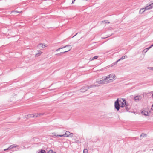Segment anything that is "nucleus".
I'll return each instance as SVG.
<instances>
[{
    "instance_id": "nucleus-1",
    "label": "nucleus",
    "mask_w": 153,
    "mask_h": 153,
    "mask_svg": "<svg viewBox=\"0 0 153 153\" xmlns=\"http://www.w3.org/2000/svg\"><path fill=\"white\" fill-rule=\"evenodd\" d=\"M96 86L95 85H93L88 86L87 85H85L82 87L80 89L81 92H84L87 90L88 89L92 88L95 87Z\"/></svg>"
},
{
    "instance_id": "nucleus-2",
    "label": "nucleus",
    "mask_w": 153,
    "mask_h": 153,
    "mask_svg": "<svg viewBox=\"0 0 153 153\" xmlns=\"http://www.w3.org/2000/svg\"><path fill=\"white\" fill-rule=\"evenodd\" d=\"M107 79L105 78L102 77L101 79H98L96 82L99 84H105L110 82H108L106 81Z\"/></svg>"
},
{
    "instance_id": "nucleus-3",
    "label": "nucleus",
    "mask_w": 153,
    "mask_h": 153,
    "mask_svg": "<svg viewBox=\"0 0 153 153\" xmlns=\"http://www.w3.org/2000/svg\"><path fill=\"white\" fill-rule=\"evenodd\" d=\"M120 100L118 98H117L114 102L115 108L118 111L119 110L120 105L119 104Z\"/></svg>"
},
{
    "instance_id": "nucleus-4",
    "label": "nucleus",
    "mask_w": 153,
    "mask_h": 153,
    "mask_svg": "<svg viewBox=\"0 0 153 153\" xmlns=\"http://www.w3.org/2000/svg\"><path fill=\"white\" fill-rule=\"evenodd\" d=\"M115 77V76L114 74H111L106 76L105 77V79H107L109 78H111V79L108 80V82H111L112 81L113 79Z\"/></svg>"
},
{
    "instance_id": "nucleus-5",
    "label": "nucleus",
    "mask_w": 153,
    "mask_h": 153,
    "mask_svg": "<svg viewBox=\"0 0 153 153\" xmlns=\"http://www.w3.org/2000/svg\"><path fill=\"white\" fill-rule=\"evenodd\" d=\"M121 99L122 101V102L121 100L120 101L121 102L120 107L123 108L125 107V106L127 103L126 102V100L125 99L122 98Z\"/></svg>"
},
{
    "instance_id": "nucleus-6",
    "label": "nucleus",
    "mask_w": 153,
    "mask_h": 153,
    "mask_svg": "<svg viewBox=\"0 0 153 153\" xmlns=\"http://www.w3.org/2000/svg\"><path fill=\"white\" fill-rule=\"evenodd\" d=\"M69 47H70V48L68 50H67L66 51H64V52L59 53L57 54H56V55H57L58 56H61L62 55V54H64V53H65L68 52V51H70L72 48V47L71 46H69Z\"/></svg>"
},
{
    "instance_id": "nucleus-7",
    "label": "nucleus",
    "mask_w": 153,
    "mask_h": 153,
    "mask_svg": "<svg viewBox=\"0 0 153 153\" xmlns=\"http://www.w3.org/2000/svg\"><path fill=\"white\" fill-rule=\"evenodd\" d=\"M38 117V114H29L27 115V118L36 117Z\"/></svg>"
},
{
    "instance_id": "nucleus-8",
    "label": "nucleus",
    "mask_w": 153,
    "mask_h": 153,
    "mask_svg": "<svg viewBox=\"0 0 153 153\" xmlns=\"http://www.w3.org/2000/svg\"><path fill=\"white\" fill-rule=\"evenodd\" d=\"M65 137H72L73 135V134L71 133L68 131H66L65 134Z\"/></svg>"
},
{
    "instance_id": "nucleus-9",
    "label": "nucleus",
    "mask_w": 153,
    "mask_h": 153,
    "mask_svg": "<svg viewBox=\"0 0 153 153\" xmlns=\"http://www.w3.org/2000/svg\"><path fill=\"white\" fill-rule=\"evenodd\" d=\"M153 7V3L147 6L145 8V10H148L151 9Z\"/></svg>"
},
{
    "instance_id": "nucleus-10",
    "label": "nucleus",
    "mask_w": 153,
    "mask_h": 153,
    "mask_svg": "<svg viewBox=\"0 0 153 153\" xmlns=\"http://www.w3.org/2000/svg\"><path fill=\"white\" fill-rule=\"evenodd\" d=\"M141 97L140 95L139 96H136L134 97V100L136 102H138L141 100Z\"/></svg>"
},
{
    "instance_id": "nucleus-11",
    "label": "nucleus",
    "mask_w": 153,
    "mask_h": 153,
    "mask_svg": "<svg viewBox=\"0 0 153 153\" xmlns=\"http://www.w3.org/2000/svg\"><path fill=\"white\" fill-rule=\"evenodd\" d=\"M141 113L142 114L146 116H148L149 114L148 112L145 111H141Z\"/></svg>"
},
{
    "instance_id": "nucleus-12",
    "label": "nucleus",
    "mask_w": 153,
    "mask_h": 153,
    "mask_svg": "<svg viewBox=\"0 0 153 153\" xmlns=\"http://www.w3.org/2000/svg\"><path fill=\"white\" fill-rule=\"evenodd\" d=\"M125 107L127 111H128L130 108V107L129 105V104L128 103H127V104L125 106Z\"/></svg>"
},
{
    "instance_id": "nucleus-13",
    "label": "nucleus",
    "mask_w": 153,
    "mask_h": 153,
    "mask_svg": "<svg viewBox=\"0 0 153 153\" xmlns=\"http://www.w3.org/2000/svg\"><path fill=\"white\" fill-rule=\"evenodd\" d=\"M69 46H71V45H65V46L63 47H60V48H59L57 50H56V51H58L59 50H60L61 49H62V48H66L67 47H69Z\"/></svg>"
},
{
    "instance_id": "nucleus-14",
    "label": "nucleus",
    "mask_w": 153,
    "mask_h": 153,
    "mask_svg": "<svg viewBox=\"0 0 153 153\" xmlns=\"http://www.w3.org/2000/svg\"><path fill=\"white\" fill-rule=\"evenodd\" d=\"M46 153H56V152L55 151H54L52 150H49Z\"/></svg>"
},
{
    "instance_id": "nucleus-15",
    "label": "nucleus",
    "mask_w": 153,
    "mask_h": 153,
    "mask_svg": "<svg viewBox=\"0 0 153 153\" xmlns=\"http://www.w3.org/2000/svg\"><path fill=\"white\" fill-rule=\"evenodd\" d=\"M127 58V56H126V55L123 56L121 57V58H120V59H119L120 60V61L121 60H123L125 58Z\"/></svg>"
},
{
    "instance_id": "nucleus-16",
    "label": "nucleus",
    "mask_w": 153,
    "mask_h": 153,
    "mask_svg": "<svg viewBox=\"0 0 153 153\" xmlns=\"http://www.w3.org/2000/svg\"><path fill=\"white\" fill-rule=\"evenodd\" d=\"M38 153H46V151L45 150L43 149H41L39 151Z\"/></svg>"
},
{
    "instance_id": "nucleus-17",
    "label": "nucleus",
    "mask_w": 153,
    "mask_h": 153,
    "mask_svg": "<svg viewBox=\"0 0 153 153\" xmlns=\"http://www.w3.org/2000/svg\"><path fill=\"white\" fill-rule=\"evenodd\" d=\"M144 10V8H142L141 9L140 11V12L141 13H143V12L145 11L146 10H145V9L143 10Z\"/></svg>"
},
{
    "instance_id": "nucleus-18",
    "label": "nucleus",
    "mask_w": 153,
    "mask_h": 153,
    "mask_svg": "<svg viewBox=\"0 0 153 153\" xmlns=\"http://www.w3.org/2000/svg\"><path fill=\"white\" fill-rule=\"evenodd\" d=\"M120 61V60L118 59V60L117 61H116V62H115L114 63H113V64L112 65H111V67H112V66H113L114 65H115L116 64H117V63L119 61Z\"/></svg>"
},
{
    "instance_id": "nucleus-19",
    "label": "nucleus",
    "mask_w": 153,
    "mask_h": 153,
    "mask_svg": "<svg viewBox=\"0 0 153 153\" xmlns=\"http://www.w3.org/2000/svg\"><path fill=\"white\" fill-rule=\"evenodd\" d=\"M88 151L87 149H84L83 151V153H88Z\"/></svg>"
},
{
    "instance_id": "nucleus-20",
    "label": "nucleus",
    "mask_w": 153,
    "mask_h": 153,
    "mask_svg": "<svg viewBox=\"0 0 153 153\" xmlns=\"http://www.w3.org/2000/svg\"><path fill=\"white\" fill-rule=\"evenodd\" d=\"M98 58V56H94V57L92 58H91V59H92V60H93L94 59H96Z\"/></svg>"
},
{
    "instance_id": "nucleus-21",
    "label": "nucleus",
    "mask_w": 153,
    "mask_h": 153,
    "mask_svg": "<svg viewBox=\"0 0 153 153\" xmlns=\"http://www.w3.org/2000/svg\"><path fill=\"white\" fill-rule=\"evenodd\" d=\"M42 45V48H44L45 47H46V46H45V45H43L42 44H40L39 45Z\"/></svg>"
},
{
    "instance_id": "nucleus-22",
    "label": "nucleus",
    "mask_w": 153,
    "mask_h": 153,
    "mask_svg": "<svg viewBox=\"0 0 153 153\" xmlns=\"http://www.w3.org/2000/svg\"><path fill=\"white\" fill-rule=\"evenodd\" d=\"M57 136L60 137H65V134H63V135H57Z\"/></svg>"
},
{
    "instance_id": "nucleus-23",
    "label": "nucleus",
    "mask_w": 153,
    "mask_h": 153,
    "mask_svg": "<svg viewBox=\"0 0 153 153\" xmlns=\"http://www.w3.org/2000/svg\"><path fill=\"white\" fill-rule=\"evenodd\" d=\"M38 114V116H40L42 115H43L44 114V113H39V114Z\"/></svg>"
},
{
    "instance_id": "nucleus-24",
    "label": "nucleus",
    "mask_w": 153,
    "mask_h": 153,
    "mask_svg": "<svg viewBox=\"0 0 153 153\" xmlns=\"http://www.w3.org/2000/svg\"><path fill=\"white\" fill-rule=\"evenodd\" d=\"M12 145H11L8 148V149H11L12 148H13V147H12Z\"/></svg>"
},
{
    "instance_id": "nucleus-25",
    "label": "nucleus",
    "mask_w": 153,
    "mask_h": 153,
    "mask_svg": "<svg viewBox=\"0 0 153 153\" xmlns=\"http://www.w3.org/2000/svg\"><path fill=\"white\" fill-rule=\"evenodd\" d=\"M145 136H146V134H144L142 133V134H141L140 137H144V136H145Z\"/></svg>"
},
{
    "instance_id": "nucleus-26",
    "label": "nucleus",
    "mask_w": 153,
    "mask_h": 153,
    "mask_svg": "<svg viewBox=\"0 0 153 153\" xmlns=\"http://www.w3.org/2000/svg\"><path fill=\"white\" fill-rule=\"evenodd\" d=\"M40 55L38 53H36V54L35 56L36 57H38Z\"/></svg>"
},
{
    "instance_id": "nucleus-27",
    "label": "nucleus",
    "mask_w": 153,
    "mask_h": 153,
    "mask_svg": "<svg viewBox=\"0 0 153 153\" xmlns=\"http://www.w3.org/2000/svg\"><path fill=\"white\" fill-rule=\"evenodd\" d=\"M147 51L146 50V49H144L143 50V52L144 53H146L147 52Z\"/></svg>"
},
{
    "instance_id": "nucleus-28",
    "label": "nucleus",
    "mask_w": 153,
    "mask_h": 153,
    "mask_svg": "<svg viewBox=\"0 0 153 153\" xmlns=\"http://www.w3.org/2000/svg\"><path fill=\"white\" fill-rule=\"evenodd\" d=\"M38 53L39 54L41 55V54L42 53V52H41V51H38Z\"/></svg>"
},
{
    "instance_id": "nucleus-29",
    "label": "nucleus",
    "mask_w": 153,
    "mask_h": 153,
    "mask_svg": "<svg viewBox=\"0 0 153 153\" xmlns=\"http://www.w3.org/2000/svg\"><path fill=\"white\" fill-rule=\"evenodd\" d=\"M149 68L150 69L153 71V67H149Z\"/></svg>"
},
{
    "instance_id": "nucleus-30",
    "label": "nucleus",
    "mask_w": 153,
    "mask_h": 153,
    "mask_svg": "<svg viewBox=\"0 0 153 153\" xmlns=\"http://www.w3.org/2000/svg\"><path fill=\"white\" fill-rule=\"evenodd\" d=\"M12 145L13 146L12 147H13V148H16V146H15V145Z\"/></svg>"
},
{
    "instance_id": "nucleus-31",
    "label": "nucleus",
    "mask_w": 153,
    "mask_h": 153,
    "mask_svg": "<svg viewBox=\"0 0 153 153\" xmlns=\"http://www.w3.org/2000/svg\"><path fill=\"white\" fill-rule=\"evenodd\" d=\"M146 50H147V51H148L149 49H150L149 47L147 48H146Z\"/></svg>"
},
{
    "instance_id": "nucleus-32",
    "label": "nucleus",
    "mask_w": 153,
    "mask_h": 153,
    "mask_svg": "<svg viewBox=\"0 0 153 153\" xmlns=\"http://www.w3.org/2000/svg\"><path fill=\"white\" fill-rule=\"evenodd\" d=\"M9 149H8V148L7 149H5L4 150V151H5L6 150H7Z\"/></svg>"
},
{
    "instance_id": "nucleus-33",
    "label": "nucleus",
    "mask_w": 153,
    "mask_h": 153,
    "mask_svg": "<svg viewBox=\"0 0 153 153\" xmlns=\"http://www.w3.org/2000/svg\"><path fill=\"white\" fill-rule=\"evenodd\" d=\"M76 0H73V1H72V4L74 3V1H75Z\"/></svg>"
},
{
    "instance_id": "nucleus-34",
    "label": "nucleus",
    "mask_w": 153,
    "mask_h": 153,
    "mask_svg": "<svg viewBox=\"0 0 153 153\" xmlns=\"http://www.w3.org/2000/svg\"><path fill=\"white\" fill-rule=\"evenodd\" d=\"M150 46L152 48L153 46V44L152 45Z\"/></svg>"
},
{
    "instance_id": "nucleus-35",
    "label": "nucleus",
    "mask_w": 153,
    "mask_h": 153,
    "mask_svg": "<svg viewBox=\"0 0 153 153\" xmlns=\"http://www.w3.org/2000/svg\"><path fill=\"white\" fill-rule=\"evenodd\" d=\"M68 47V48H67V49H68V50H68L69 49V48H70V47Z\"/></svg>"
},
{
    "instance_id": "nucleus-36",
    "label": "nucleus",
    "mask_w": 153,
    "mask_h": 153,
    "mask_svg": "<svg viewBox=\"0 0 153 153\" xmlns=\"http://www.w3.org/2000/svg\"><path fill=\"white\" fill-rule=\"evenodd\" d=\"M77 34V33L76 34H75L74 36H76Z\"/></svg>"
},
{
    "instance_id": "nucleus-37",
    "label": "nucleus",
    "mask_w": 153,
    "mask_h": 153,
    "mask_svg": "<svg viewBox=\"0 0 153 153\" xmlns=\"http://www.w3.org/2000/svg\"><path fill=\"white\" fill-rule=\"evenodd\" d=\"M149 49H150V48H151V47L150 46L149 47Z\"/></svg>"
},
{
    "instance_id": "nucleus-38",
    "label": "nucleus",
    "mask_w": 153,
    "mask_h": 153,
    "mask_svg": "<svg viewBox=\"0 0 153 153\" xmlns=\"http://www.w3.org/2000/svg\"><path fill=\"white\" fill-rule=\"evenodd\" d=\"M17 13H20V12H19V11H17Z\"/></svg>"
},
{
    "instance_id": "nucleus-39",
    "label": "nucleus",
    "mask_w": 153,
    "mask_h": 153,
    "mask_svg": "<svg viewBox=\"0 0 153 153\" xmlns=\"http://www.w3.org/2000/svg\"><path fill=\"white\" fill-rule=\"evenodd\" d=\"M108 23H110V22H108Z\"/></svg>"
},
{
    "instance_id": "nucleus-40",
    "label": "nucleus",
    "mask_w": 153,
    "mask_h": 153,
    "mask_svg": "<svg viewBox=\"0 0 153 153\" xmlns=\"http://www.w3.org/2000/svg\"><path fill=\"white\" fill-rule=\"evenodd\" d=\"M106 23H108V22H105Z\"/></svg>"
}]
</instances>
